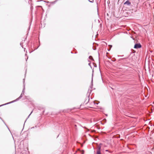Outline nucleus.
Instances as JSON below:
<instances>
[{
    "instance_id": "nucleus-1",
    "label": "nucleus",
    "mask_w": 154,
    "mask_h": 154,
    "mask_svg": "<svg viewBox=\"0 0 154 154\" xmlns=\"http://www.w3.org/2000/svg\"><path fill=\"white\" fill-rule=\"evenodd\" d=\"M101 145L100 143L98 147V149L97 151V154H101L100 150L101 149Z\"/></svg>"
},
{
    "instance_id": "nucleus-2",
    "label": "nucleus",
    "mask_w": 154,
    "mask_h": 154,
    "mask_svg": "<svg viewBox=\"0 0 154 154\" xmlns=\"http://www.w3.org/2000/svg\"><path fill=\"white\" fill-rule=\"evenodd\" d=\"M101 145L100 143L98 147V149L97 151V154H101L100 150L101 149Z\"/></svg>"
},
{
    "instance_id": "nucleus-3",
    "label": "nucleus",
    "mask_w": 154,
    "mask_h": 154,
    "mask_svg": "<svg viewBox=\"0 0 154 154\" xmlns=\"http://www.w3.org/2000/svg\"><path fill=\"white\" fill-rule=\"evenodd\" d=\"M141 47V45L140 43L135 44L134 47V48L135 49L140 48Z\"/></svg>"
},
{
    "instance_id": "nucleus-4",
    "label": "nucleus",
    "mask_w": 154,
    "mask_h": 154,
    "mask_svg": "<svg viewBox=\"0 0 154 154\" xmlns=\"http://www.w3.org/2000/svg\"><path fill=\"white\" fill-rule=\"evenodd\" d=\"M124 4L127 5H130L131 4V3L129 1L127 0L124 3Z\"/></svg>"
},
{
    "instance_id": "nucleus-5",
    "label": "nucleus",
    "mask_w": 154,
    "mask_h": 154,
    "mask_svg": "<svg viewBox=\"0 0 154 154\" xmlns=\"http://www.w3.org/2000/svg\"><path fill=\"white\" fill-rule=\"evenodd\" d=\"M24 93L22 92V93L21 94L20 96L17 99L15 100L17 101L19 100L22 97L23 95H24Z\"/></svg>"
},
{
    "instance_id": "nucleus-6",
    "label": "nucleus",
    "mask_w": 154,
    "mask_h": 154,
    "mask_svg": "<svg viewBox=\"0 0 154 154\" xmlns=\"http://www.w3.org/2000/svg\"><path fill=\"white\" fill-rule=\"evenodd\" d=\"M89 59L92 60H94L93 57L91 56H90L89 57Z\"/></svg>"
},
{
    "instance_id": "nucleus-7",
    "label": "nucleus",
    "mask_w": 154,
    "mask_h": 154,
    "mask_svg": "<svg viewBox=\"0 0 154 154\" xmlns=\"http://www.w3.org/2000/svg\"><path fill=\"white\" fill-rule=\"evenodd\" d=\"M88 61L90 62L88 64V65L90 66H91V63L90 62V61L89 60H88Z\"/></svg>"
},
{
    "instance_id": "nucleus-8",
    "label": "nucleus",
    "mask_w": 154,
    "mask_h": 154,
    "mask_svg": "<svg viewBox=\"0 0 154 154\" xmlns=\"http://www.w3.org/2000/svg\"><path fill=\"white\" fill-rule=\"evenodd\" d=\"M32 111L31 112V113H30V114L29 115V116H28V118H29V116H30V115L32 114Z\"/></svg>"
},
{
    "instance_id": "nucleus-9",
    "label": "nucleus",
    "mask_w": 154,
    "mask_h": 154,
    "mask_svg": "<svg viewBox=\"0 0 154 154\" xmlns=\"http://www.w3.org/2000/svg\"><path fill=\"white\" fill-rule=\"evenodd\" d=\"M91 90H90V91H89V90H88V92L90 93V92H91Z\"/></svg>"
},
{
    "instance_id": "nucleus-10",
    "label": "nucleus",
    "mask_w": 154,
    "mask_h": 154,
    "mask_svg": "<svg viewBox=\"0 0 154 154\" xmlns=\"http://www.w3.org/2000/svg\"><path fill=\"white\" fill-rule=\"evenodd\" d=\"M89 1L90 2H92V1Z\"/></svg>"
},
{
    "instance_id": "nucleus-11",
    "label": "nucleus",
    "mask_w": 154,
    "mask_h": 154,
    "mask_svg": "<svg viewBox=\"0 0 154 154\" xmlns=\"http://www.w3.org/2000/svg\"><path fill=\"white\" fill-rule=\"evenodd\" d=\"M108 151V150H106V151Z\"/></svg>"
},
{
    "instance_id": "nucleus-12",
    "label": "nucleus",
    "mask_w": 154,
    "mask_h": 154,
    "mask_svg": "<svg viewBox=\"0 0 154 154\" xmlns=\"http://www.w3.org/2000/svg\"><path fill=\"white\" fill-rule=\"evenodd\" d=\"M153 109H154V107Z\"/></svg>"
},
{
    "instance_id": "nucleus-13",
    "label": "nucleus",
    "mask_w": 154,
    "mask_h": 154,
    "mask_svg": "<svg viewBox=\"0 0 154 154\" xmlns=\"http://www.w3.org/2000/svg\"><path fill=\"white\" fill-rule=\"evenodd\" d=\"M74 154H75V153H74Z\"/></svg>"
}]
</instances>
